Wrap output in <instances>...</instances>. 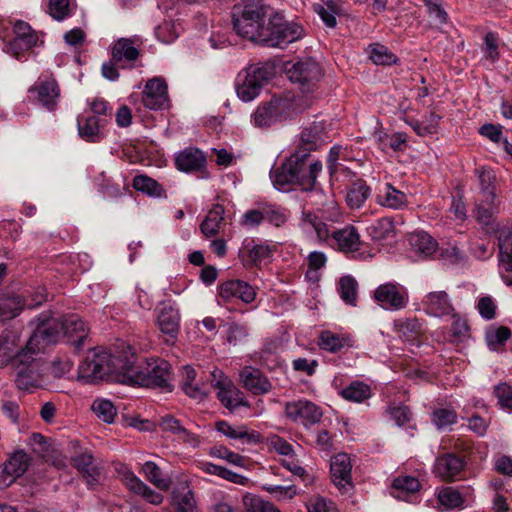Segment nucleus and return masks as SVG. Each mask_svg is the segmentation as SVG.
<instances>
[{
	"label": "nucleus",
	"mask_w": 512,
	"mask_h": 512,
	"mask_svg": "<svg viewBox=\"0 0 512 512\" xmlns=\"http://www.w3.org/2000/svg\"><path fill=\"white\" fill-rule=\"evenodd\" d=\"M285 414L293 422L310 427L318 423L322 418V410L315 403L308 400L287 402Z\"/></svg>",
	"instance_id": "ddd939ff"
},
{
	"label": "nucleus",
	"mask_w": 512,
	"mask_h": 512,
	"mask_svg": "<svg viewBox=\"0 0 512 512\" xmlns=\"http://www.w3.org/2000/svg\"><path fill=\"white\" fill-rule=\"evenodd\" d=\"M274 75V69L271 65L264 64L261 66H249L245 74L238 77L236 84V92L238 97L249 102L255 99L265 83H267Z\"/></svg>",
	"instance_id": "0eeeda50"
},
{
	"label": "nucleus",
	"mask_w": 512,
	"mask_h": 512,
	"mask_svg": "<svg viewBox=\"0 0 512 512\" xmlns=\"http://www.w3.org/2000/svg\"><path fill=\"white\" fill-rule=\"evenodd\" d=\"M26 295L23 296V306L34 308L41 305L47 299L46 289L44 287H37L33 291H25Z\"/></svg>",
	"instance_id": "680f3d73"
},
{
	"label": "nucleus",
	"mask_w": 512,
	"mask_h": 512,
	"mask_svg": "<svg viewBox=\"0 0 512 512\" xmlns=\"http://www.w3.org/2000/svg\"><path fill=\"white\" fill-rule=\"evenodd\" d=\"M427 8L429 17L437 25H444L448 22V14L442 7L441 0H422Z\"/></svg>",
	"instance_id": "6e6d98bb"
},
{
	"label": "nucleus",
	"mask_w": 512,
	"mask_h": 512,
	"mask_svg": "<svg viewBox=\"0 0 512 512\" xmlns=\"http://www.w3.org/2000/svg\"><path fill=\"white\" fill-rule=\"evenodd\" d=\"M61 325V318H54L46 313L39 315L36 328L26 343L28 350L41 353L46 346L56 343L62 336Z\"/></svg>",
	"instance_id": "6e6552de"
},
{
	"label": "nucleus",
	"mask_w": 512,
	"mask_h": 512,
	"mask_svg": "<svg viewBox=\"0 0 512 512\" xmlns=\"http://www.w3.org/2000/svg\"><path fill=\"white\" fill-rule=\"evenodd\" d=\"M180 316L178 310L168 303H162L159 308L157 325L160 331L167 335V343H174L178 337Z\"/></svg>",
	"instance_id": "4be33fe9"
},
{
	"label": "nucleus",
	"mask_w": 512,
	"mask_h": 512,
	"mask_svg": "<svg viewBox=\"0 0 512 512\" xmlns=\"http://www.w3.org/2000/svg\"><path fill=\"white\" fill-rule=\"evenodd\" d=\"M263 212H264V221H267L276 227H280L287 221L286 214L278 208H274L272 206H266V207H263Z\"/></svg>",
	"instance_id": "69168bd1"
},
{
	"label": "nucleus",
	"mask_w": 512,
	"mask_h": 512,
	"mask_svg": "<svg viewBox=\"0 0 512 512\" xmlns=\"http://www.w3.org/2000/svg\"><path fill=\"white\" fill-rule=\"evenodd\" d=\"M512 336L511 330L506 326L491 328L486 331L485 339L487 345L492 350H498L504 346L506 341Z\"/></svg>",
	"instance_id": "3c124183"
},
{
	"label": "nucleus",
	"mask_w": 512,
	"mask_h": 512,
	"mask_svg": "<svg viewBox=\"0 0 512 512\" xmlns=\"http://www.w3.org/2000/svg\"><path fill=\"white\" fill-rule=\"evenodd\" d=\"M458 415L454 408H437L431 414V422L442 430L456 424Z\"/></svg>",
	"instance_id": "49530a36"
},
{
	"label": "nucleus",
	"mask_w": 512,
	"mask_h": 512,
	"mask_svg": "<svg viewBox=\"0 0 512 512\" xmlns=\"http://www.w3.org/2000/svg\"><path fill=\"white\" fill-rule=\"evenodd\" d=\"M367 233L374 241L392 238L396 234L394 220L391 217H382L367 227Z\"/></svg>",
	"instance_id": "e433bc0d"
},
{
	"label": "nucleus",
	"mask_w": 512,
	"mask_h": 512,
	"mask_svg": "<svg viewBox=\"0 0 512 512\" xmlns=\"http://www.w3.org/2000/svg\"><path fill=\"white\" fill-rule=\"evenodd\" d=\"M338 292L346 304L356 306L358 283L355 278L350 275L341 277L338 282Z\"/></svg>",
	"instance_id": "c03bdc74"
},
{
	"label": "nucleus",
	"mask_w": 512,
	"mask_h": 512,
	"mask_svg": "<svg viewBox=\"0 0 512 512\" xmlns=\"http://www.w3.org/2000/svg\"><path fill=\"white\" fill-rule=\"evenodd\" d=\"M373 298L380 307L389 311L402 310L409 302L407 289L396 282L379 285L374 291Z\"/></svg>",
	"instance_id": "1a4fd4ad"
},
{
	"label": "nucleus",
	"mask_w": 512,
	"mask_h": 512,
	"mask_svg": "<svg viewBox=\"0 0 512 512\" xmlns=\"http://www.w3.org/2000/svg\"><path fill=\"white\" fill-rule=\"evenodd\" d=\"M216 430L228 438L241 440L247 444H257L262 441V436L256 431H249L245 425L232 427L228 422L222 420L215 424Z\"/></svg>",
	"instance_id": "c85d7f7f"
},
{
	"label": "nucleus",
	"mask_w": 512,
	"mask_h": 512,
	"mask_svg": "<svg viewBox=\"0 0 512 512\" xmlns=\"http://www.w3.org/2000/svg\"><path fill=\"white\" fill-rule=\"evenodd\" d=\"M262 488L263 490L271 494L278 501L291 500L297 494L296 489L293 485L279 486L265 484L263 485Z\"/></svg>",
	"instance_id": "4d7b16f0"
},
{
	"label": "nucleus",
	"mask_w": 512,
	"mask_h": 512,
	"mask_svg": "<svg viewBox=\"0 0 512 512\" xmlns=\"http://www.w3.org/2000/svg\"><path fill=\"white\" fill-rule=\"evenodd\" d=\"M494 394L502 408L512 410V388L510 385L507 383L498 384L494 388Z\"/></svg>",
	"instance_id": "052dcab7"
},
{
	"label": "nucleus",
	"mask_w": 512,
	"mask_h": 512,
	"mask_svg": "<svg viewBox=\"0 0 512 512\" xmlns=\"http://www.w3.org/2000/svg\"><path fill=\"white\" fill-rule=\"evenodd\" d=\"M213 375V386L218 389L217 398L221 404L229 410H234L239 406H249L247 400L243 396V392L238 389L233 382L221 372L219 378H216L215 372Z\"/></svg>",
	"instance_id": "4468645a"
},
{
	"label": "nucleus",
	"mask_w": 512,
	"mask_h": 512,
	"mask_svg": "<svg viewBox=\"0 0 512 512\" xmlns=\"http://www.w3.org/2000/svg\"><path fill=\"white\" fill-rule=\"evenodd\" d=\"M351 459L346 453H339L332 457L330 463V475L334 485L343 494L353 489Z\"/></svg>",
	"instance_id": "dca6fc26"
},
{
	"label": "nucleus",
	"mask_w": 512,
	"mask_h": 512,
	"mask_svg": "<svg viewBox=\"0 0 512 512\" xmlns=\"http://www.w3.org/2000/svg\"><path fill=\"white\" fill-rule=\"evenodd\" d=\"M168 101L167 84L161 78L147 81L142 93V102L151 110L163 109Z\"/></svg>",
	"instance_id": "a211bd4d"
},
{
	"label": "nucleus",
	"mask_w": 512,
	"mask_h": 512,
	"mask_svg": "<svg viewBox=\"0 0 512 512\" xmlns=\"http://www.w3.org/2000/svg\"><path fill=\"white\" fill-rule=\"evenodd\" d=\"M140 52L128 38L118 39L111 48V58L103 63L101 71L103 77L110 81L119 78L118 69H131L139 58Z\"/></svg>",
	"instance_id": "39448f33"
},
{
	"label": "nucleus",
	"mask_w": 512,
	"mask_h": 512,
	"mask_svg": "<svg viewBox=\"0 0 512 512\" xmlns=\"http://www.w3.org/2000/svg\"><path fill=\"white\" fill-rule=\"evenodd\" d=\"M340 395L348 401L362 403L372 396L371 387L362 381H353L341 390Z\"/></svg>",
	"instance_id": "37998d69"
},
{
	"label": "nucleus",
	"mask_w": 512,
	"mask_h": 512,
	"mask_svg": "<svg viewBox=\"0 0 512 512\" xmlns=\"http://www.w3.org/2000/svg\"><path fill=\"white\" fill-rule=\"evenodd\" d=\"M171 504L175 512H198L194 493L187 483H181L173 488Z\"/></svg>",
	"instance_id": "c756f323"
},
{
	"label": "nucleus",
	"mask_w": 512,
	"mask_h": 512,
	"mask_svg": "<svg viewBox=\"0 0 512 512\" xmlns=\"http://www.w3.org/2000/svg\"><path fill=\"white\" fill-rule=\"evenodd\" d=\"M350 342L351 339L347 336H341L325 330L320 333L318 345L322 350L337 353L345 346H351Z\"/></svg>",
	"instance_id": "79ce46f5"
},
{
	"label": "nucleus",
	"mask_w": 512,
	"mask_h": 512,
	"mask_svg": "<svg viewBox=\"0 0 512 512\" xmlns=\"http://www.w3.org/2000/svg\"><path fill=\"white\" fill-rule=\"evenodd\" d=\"M308 512H337L334 504L331 501H326L324 498H315L307 504Z\"/></svg>",
	"instance_id": "774afa93"
},
{
	"label": "nucleus",
	"mask_w": 512,
	"mask_h": 512,
	"mask_svg": "<svg viewBox=\"0 0 512 512\" xmlns=\"http://www.w3.org/2000/svg\"><path fill=\"white\" fill-rule=\"evenodd\" d=\"M118 474L121 478V481L126 486V488L143 497L147 502L153 505H160L163 502V495L156 492L152 488H150L147 484H145L141 479H139L132 470H130L126 465L121 464L117 469Z\"/></svg>",
	"instance_id": "f3484780"
},
{
	"label": "nucleus",
	"mask_w": 512,
	"mask_h": 512,
	"mask_svg": "<svg viewBox=\"0 0 512 512\" xmlns=\"http://www.w3.org/2000/svg\"><path fill=\"white\" fill-rule=\"evenodd\" d=\"M264 221L263 207L260 209H251L246 211L240 220V224L245 227H256Z\"/></svg>",
	"instance_id": "338daca9"
},
{
	"label": "nucleus",
	"mask_w": 512,
	"mask_h": 512,
	"mask_svg": "<svg viewBox=\"0 0 512 512\" xmlns=\"http://www.w3.org/2000/svg\"><path fill=\"white\" fill-rule=\"evenodd\" d=\"M409 243L412 250L422 256L429 257L436 252V241L426 232H417L410 236Z\"/></svg>",
	"instance_id": "ea45409f"
},
{
	"label": "nucleus",
	"mask_w": 512,
	"mask_h": 512,
	"mask_svg": "<svg viewBox=\"0 0 512 512\" xmlns=\"http://www.w3.org/2000/svg\"><path fill=\"white\" fill-rule=\"evenodd\" d=\"M239 376L243 387L254 395H265L273 389L272 383L262 371L252 366L243 367Z\"/></svg>",
	"instance_id": "6ab92c4d"
},
{
	"label": "nucleus",
	"mask_w": 512,
	"mask_h": 512,
	"mask_svg": "<svg viewBox=\"0 0 512 512\" xmlns=\"http://www.w3.org/2000/svg\"><path fill=\"white\" fill-rule=\"evenodd\" d=\"M210 454L212 456L224 459V460L228 461L229 463L236 465V466L243 467L244 463H245V459L243 456L229 450L228 448H226L224 446L213 447L211 449Z\"/></svg>",
	"instance_id": "13d9d810"
},
{
	"label": "nucleus",
	"mask_w": 512,
	"mask_h": 512,
	"mask_svg": "<svg viewBox=\"0 0 512 512\" xmlns=\"http://www.w3.org/2000/svg\"><path fill=\"white\" fill-rule=\"evenodd\" d=\"M328 142L330 136L325 123L314 121L302 129L295 151L311 155V152L319 150Z\"/></svg>",
	"instance_id": "9b49d317"
},
{
	"label": "nucleus",
	"mask_w": 512,
	"mask_h": 512,
	"mask_svg": "<svg viewBox=\"0 0 512 512\" xmlns=\"http://www.w3.org/2000/svg\"><path fill=\"white\" fill-rule=\"evenodd\" d=\"M30 461L31 458L24 450H16L10 455L9 459L4 463L3 469L4 474L12 477L10 483L28 470Z\"/></svg>",
	"instance_id": "f704fd0d"
},
{
	"label": "nucleus",
	"mask_w": 512,
	"mask_h": 512,
	"mask_svg": "<svg viewBox=\"0 0 512 512\" xmlns=\"http://www.w3.org/2000/svg\"><path fill=\"white\" fill-rule=\"evenodd\" d=\"M72 465L83 475L87 486L94 489L98 484L101 476L100 468L94 464V456L85 451L72 457Z\"/></svg>",
	"instance_id": "b1692460"
},
{
	"label": "nucleus",
	"mask_w": 512,
	"mask_h": 512,
	"mask_svg": "<svg viewBox=\"0 0 512 512\" xmlns=\"http://www.w3.org/2000/svg\"><path fill=\"white\" fill-rule=\"evenodd\" d=\"M476 173L479 179V185L481 188L482 202H486L489 205L493 204L496 200L494 182L496 179L495 173L492 169L481 167L476 169Z\"/></svg>",
	"instance_id": "4c0bfd02"
},
{
	"label": "nucleus",
	"mask_w": 512,
	"mask_h": 512,
	"mask_svg": "<svg viewBox=\"0 0 512 512\" xmlns=\"http://www.w3.org/2000/svg\"><path fill=\"white\" fill-rule=\"evenodd\" d=\"M420 482L413 476H399L392 482V488L397 494L394 497L401 498L402 494H412L420 489Z\"/></svg>",
	"instance_id": "8fccbe9b"
},
{
	"label": "nucleus",
	"mask_w": 512,
	"mask_h": 512,
	"mask_svg": "<svg viewBox=\"0 0 512 512\" xmlns=\"http://www.w3.org/2000/svg\"><path fill=\"white\" fill-rule=\"evenodd\" d=\"M369 57L376 65H392L397 62L396 55L380 43L369 46Z\"/></svg>",
	"instance_id": "09e8293b"
},
{
	"label": "nucleus",
	"mask_w": 512,
	"mask_h": 512,
	"mask_svg": "<svg viewBox=\"0 0 512 512\" xmlns=\"http://www.w3.org/2000/svg\"><path fill=\"white\" fill-rule=\"evenodd\" d=\"M268 9L263 0H242L235 4L232 8L234 31L268 47H281L302 37L303 28L279 14L271 16L266 24Z\"/></svg>",
	"instance_id": "f03ea898"
},
{
	"label": "nucleus",
	"mask_w": 512,
	"mask_h": 512,
	"mask_svg": "<svg viewBox=\"0 0 512 512\" xmlns=\"http://www.w3.org/2000/svg\"><path fill=\"white\" fill-rule=\"evenodd\" d=\"M49 10L55 20H64L70 15L69 0H50Z\"/></svg>",
	"instance_id": "e2e57ef3"
},
{
	"label": "nucleus",
	"mask_w": 512,
	"mask_h": 512,
	"mask_svg": "<svg viewBox=\"0 0 512 512\" xmlns=\"http://www.w3.org/2000/svg\"><path fill=\"white\" fill-rule=\"evenodd\" d=\"M376 202L381 206L391 209H402L407 206V196L402 191L394 188L391 184H385L376 196Z\"/></svg>",
	"instance_id": "72a5a7b5"
},
{
	"label": "nucleus",
	"mask_w": 512,
	"mask_h": 512,
	"mask_svg": "<svg viewBox=\"0 0 512 512\" xmlns=\"http://www.w3.org/2000/svg\"><path fill=\"white\" fill-rule=\"evenodd\" d=\"M19 338L12 329H4L0 334V368H4L15 362L16 356L21 350H17Z\"/></svg>",
	"instance_id": "cd10ccee"
},
{
	"label": "nucleus",
	"mask_w": 512,
	"mask_h": 512,
	"mask_svg": "<svg viewBox=\"0 0 512 512\" xmlns=\"http://www.w3.org/2000/svg\"><path fill=\"white\" fill-rule=\"evenodd\" d=\"M309 159L310 155L294 151L279 168L271 172L274 186L284 191L289 185L295 184L302 191H314L318 174L322 171V162Z\"/></svg>",
	"instance_id": "7ed1b4c3"
},
{
	"label": "nucleus",
	"mask_w": 512,
	"mask_h": 512,
	"mask_svg": "<svg viewBox=\"0 0 512 512\" xmlns=\"http://www.w3.org/2000/svg\"><path fill=\"white\" fill-rule=\"evenodd\" d=\"M361 245L357 229L347 225L342 229H334L331 233V246H336L342 252L358 251Z\"/></svg>",
	"instance_id": "393cba45"
},
{
	"label": "nucleus",
	"mask_w": 512,
	"mask_h": 512,
	"mask_svg": "<svg viewBox=\"0 0 512 512\" xmlns=\"http://www.w3.org/2000/svg\"><path fill=\"white\" fill-rule=\"evenodd\" d=\"M438 501L448 509L459 508L464 503V497L459 490L445 487L438 493Z\"/></svg>",
	"instance_id": "5fc2aeb1"
},
{
	"label": "nucleus",
	"mask_w": 512,
	"mask_h": 512,
	"mask_svg": "<svg viewBox=\"0 0 512 512\" xmlns=\"http://www.w3.org/2000/svg\"><path fill=\"white\" fill-rule=\"evenodd\" d=\"M394 329L405 341H416L423 333L422 324L416 318L399 319L394 321Z\"/></svg>",
	"instance_id": "58836bf2"
},
{
	"label": "nucleus",
	"mask_w": 512,
	"mask_h": 512,
	"mask_svg": "<svg viewBox=\"0 0 512 512\" xmlns=\"http://www.w3.org/2000/svg\"><path fill=\"white\" fill-rule=\"evenodd\" d=\"M225 209L221 204H214L200 225L201 232L206 237L216 236L225 225Z\"/></svg>",
	"instance_id": "2f4dec72"
},
{
	"label": "nucleus",
	"mask_w": 512,
	"mask_h": 512,
	"mask_svg": "<svg viewBox=\"0 0 512 512\" xmlns=\"http://www.w3.org/2000/svg\"><path fill=\"white\" fill-rule=\"evenodd\" d=\"M62 337L74 347V352L79 353L88 339V328L85 322L77 314L66 315L61 318Z\"/></svg>",
	"instance_id": "2eb2a0df"
},
{
	"label": "nucleus",
	"mask_w": 512,
	"mask_h": 512,
	"mask_svg": "<svg viewBox=\"0 0 512 512\" xmlns=\"http://www.w3.org/2000/svg\"><path fill=\"white\" fill-rule=\"evenodd\" d=\"M14 38L8 42V51L20 59L27 51L38 44L39 37L35 30L25 21L17 20L13 24Z\"/></svg>",
	"instance_id": "f8f14e48"
},
{
	"label": "nucleus",
	"mask_w": 512,
	"mask_h": 512,
	"mask_svg": "<svg viewBox=\"0 0 512 512\" xmlns=\"http://www.w3.org/2000/svg\"><path fill=\"white\" fill-rule=\"evenodd\" d=\"M371 189L362 179L352 182L346 191V203L351 209H359L370 197Z\"/></svg>",
	"instance_id": "c9c22d12"
},
{
	"label": "nucleus",
	"mask_w": 512,
	"mask_h": 512,
	"mask_svg": "<svg viewBox=\"0 0 512 512\" xmlns=\"http://www.w3.org/2000/svg\"><path fill=\"white\" fill-rule=\"evenodd\" d=\"M121 351L114 354L91 351L78 367V379L85 383L118 381L136 383L143 387L172 391L171 365L165 360L148 364L146 370L135 366V353L129 345L122 343Z\"/></svg>",
	"instance_id": "f257e3e1"
},
{
	"label": "nucleus",
	"mask_w": 512,
	"mask_h": 512,
	"mask_svg": "<svg viewBox=\"0 0 512 512\" xmlns=\"http://www.w3.org/2000/svg\"><path fill=\"white\" fill-rule=\"evenodd\" d=\"M104 125V120L96 115H79L77 126L79 136L88 142H97L100 140V128Z\"/></svg>",
	"instance_id": "7c9ffc66"
},
{
	"label": "nucleus",
	"mask_w": 512,
	"mask_h": 512,
	"mask_svg": "<svg viewBox=\"0 0 512 512\" xmlns=\"http://www.w3.org/2000/svg\"><path fill=\"white\" fill-rule=\"evenodd\" d=\"M91 408L96 416L105 423H112L117 415L116 407L107 399L94 400Z\"/></svg>",
	"instance_id": "864d4df0"
},
{
	"label": "nucleus",
	"mask_w": 512,
	"mask_h": 512,
	"mask_svg": "<svg viewBox=\"0 0 512 512\" xmlns=\"http://www.w3.org/2000/svg\"><path fill=\"white\" fill-rule=\"evenodd\" d=\"M256 360L260 365L272 369L277 364V356L272 343L265 344L263 348L255 354Z\"/></svg>",
	"instance_id": "bf43d9fd"
},
{
	"label": "nucleus",
	"mask_w": 512,
	"mask_h": 512,
	"mask_svg": "<svg viewBox=\"0 0 512 512\" xmlns=\"http://www.w3.org/2000/svg\"><path fill=\"white\" fill-rule=\"evenodd\" d=\"M147 480L158 489L167 491L170 488V480L161 477V470L153 461H147L142 468Z\"/></svg>",
	"instance_id": "603ef678"
},
{
	"label": "nucleus",
	"mask_w": 512,
	"mask_h": 512,
	"mask_svg": "<svg viewBox=\"0 0 512 512\" xmlns=\"http://www.w3.org/2000/svg\"><path fill=\"white\" fill-rule=\"evenodd\" d=\"M499 262L505 271L512 272V230L502 229L498 236Z\"/></svg>",
	"instance_id": "a19ab883"
},
{
	"label": "nucleus",
	"mask_w": 512,
	"mask_h": 512,
	"mask_svg": "<svg viewBox=\"0 0 512 512\" xmlns=\"http://www.w3.org/2000/svg\"><path fill=\"white\" fill-rule=\"evenodd\" d=\"M175 164L183 172L200 171L206 165V156L197 148H186L177 154Z\"/></svg>",
	"instance_id": "bb28decb"
},
{
	"label": "nucleus",
	"mask_w": 512,
	"mask_h": 512,
	"mask_svg": "<svg viewBox=\"0 0 512 512\" xmlns=\"http://www.w3.org/2000/svg\"><path fill=\"white\" fill-rule=\"evenodd\" d=\"M465 465L463 457L454 453H446L437 457L434 472L443 481L452 482L464 470Z\"/></svg>",
	"instance_id": "aec40b11"
},
{
	"label": "nucleus",
	"mask_w": 512,
	"mask_h": 512,
	"mask_svg": "<svg viewBox=\"0 0 512 512\" xmlns=\"http://www.w3.org/2000/svg\"><path fill=\"white\" fill-rule=\"evenodd\" d=\"M242 502L246 512H280L271 502L250 493L243 496Z\"/></svg>",
	"instance_id": "de8ad7c7"
},
{
	"label": "nucleus",
	"mask_w": 512,
	"mask_h": 512,
	"mask_svg": "<svg viewBox=\"0 0 512 512\" xmlns=\"http://www.w3.org/2000/svg\"><path fill=\"white\" fill-rule=\"evenodd\" d=\"M133 188L154 197H162L165 194L162 185L146 175L135 176L133 179Z\"/></svg>",
	"instance_id": "a18cd8bd"
},
{
	"label": "nucleus",
	"mask_w": 512,
	"mask_h": 512,
	"mask_svg": "<svg viewBox=\"0 0 512 512\" xmlns=\"http://www.w3.org/2000/svg\"><path fill=\"white\" fill-rule=\"evenodd\" d=\"M256 294L255 288L242 280H228L219 286V296L225 302L237 298L249 304L255 300Z\"/></svg>",
	"instance_id": "412c9836"
},
{
	"label": "nucleus",
	"mask_w": 512,
	"mask_h": 512,
	"mask_svg": "<svg viewBox=\"0 0 512 512\" xmlns=\"http://www.w3.org/2000/svg\"><path fill=\"white\" fill-rule=\"evenodd\" d=\"M34 90L37 92L38 101L46 109L52 111L56 108L60 89L54 79L39 82Z\"/></svg>",
	"instance_id": "473e14b6"
},
{
	"label": "nucleus",
	"mask_w": 512,
	"mask_h": 512,
	"mask_svg": "<svg viewBox=\"0 0 512 512\" xmlns=\"http://www.w3.org/2000/svg\"><path fill=\"white\" fill-rule=\"evenodd\" d=\"M477 309L482 318L492 320L496 316V304L491 296H484L478 300Z\"/></svg>",
	"instance_id": "0e129e2a"
},
{
	"label": "nucleus",
	"mask_w": 512,
	"mask_h": 512,
	"mask_svg": "<svg viewBox=\"0 0 512 512\" xmlns=\"http://www.w3.org/2000/svg\"><path fill=\"white\" fill-rule=\"evenodd\" d=\"M273 251L274 246L269 244H255L253 239L245 240L243 249L239 252V258L245 267L259 266L272 256Z\"/></svg>",
	"instance_id": "5701e85b"
},
{
	"label": "nucleus",
	"mask_w": 512,
	"mask_h": 512,
	"mask_svg": "<svg viewBox=\"0 0 512 512\" xmlns=\"http://www.w3.org/2000/svg\"><path fill=\"white\" fill-rule=\"evenodd\" d=\"M287 75L291 82L299 84L302 92L306 93L312 91L320 80L322 69L316 61L307 59L293 64L287 69Z\"/></svg>",
	"instance_id": "9d476101"
},
{
	"label": "nucleus",
	"mask_w": 512,
	"mask_h": 512,
	"mask_svg": "<svg viewBox=\"0 0 512 512\" xmlns=\"http://www.w3.org/2000/svg\"><path fill=\"white\" fill-rule=\"evenodd\" d=\"M422 303L424 310L436 317L449 315L454 311L449 296L445 291L428 293Z\"/></svg>",
	"instance_id": "a878e982"
},
{
	"label": "nucleus",
	"mask_w": 512,
	"mask_h": 512,
	"mask_svg": "<svg viewBox=\"0 0 512 512\" xmlns=\"http://www.w3.org/2000/svg\"><path fill=\"white\" fill-rule=\"evenodd\" d=\"M294 113L293 96L274 95L269 102L258 106L253 114V120L257 127H269L292 117Z\"/></svg>",
	"instance_id": "423d86ee"
},
{
	"label": "nucleus",
	"mask_w": 512,
	"mask_h": 512,
	"mask_svg": "<svg viewBox=\"0 0 512 512\" xmlns=\"http://www.w3.org/2000/svg\"><path fill=\"white\" fill-rule=\"evenodd\" d=\"M45 365L46 362L40 352L28 350L27 346L22 348L12 364L17 388L30 391L43 387Z\"/></svg>",
	"instance_id": "20e7f679"
}]
</instances>
